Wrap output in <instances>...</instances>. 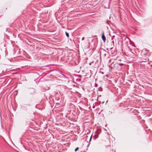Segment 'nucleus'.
Returning a JSON list of instances; mask_svg holds the SVG:
<instances>
[{
	"mask_svg": "<svg viewBox=\"0 0 152 152\" xmlns=\"http://www.w3.org/2000/svg\"><path fill=\"white\" fill-rule=\"evenodd\" d=\"M104 32L103 31H102V40H103V41L104 42H105V40H106V38L104 36Z\"/></svg>",
	"mask_w": 152,
	"mask_h": 152,
	"instance_id": "obj_1",
	"label": "nucleus"
},
{
	"mask_svg": "<svg viewBox=\"0 0 152 152\" xmlns=\"http://www.w3.org/2000/svg\"><path fill=\"white\" fill-rule=\"evenodd\" d=\"M142 62H146L148 61V58H143L142 60Z\"/></svg>",
	"mask_w": 152,
	"mask_h": 152,
	"instance_id": "obj_2",
	"label": "nucleus"
},
{
	"mask_svg": "<svg viewBox=\"0 0 152 152\" xmlns=\"http://www.w3.org/2000/svg\"><path fill=\"white\" fill-rule=\"evenodd\" d=\"M65 34L66 35V36L67 37H69V34L67 32H66Z\"/></svg>",
	"mask_w": 152,
	"mask_h": 152,
	"instance_id": "obj_3",
	"label": "nucleus"
},
{
	"mask_svg": "<svg viewBox=\"0 0 152 152\" xmlns=\"http://www.w3.org/2000/svg\"><path fill=\"white\" fill-rule=\"evenodd\" d=\"M94 86L95 87H97V86H98V85L96 83H95L94 84Z\"/></svg>",
	"mask_w": 152,
	"mask_h": 152,
	"instance_id": "obj_4",
	"label": "nucleus"
},
{
	"mask_svg": "<svg viewBox=\"0 0 152 152\" xmlns=\"http://www.w3.org/2000/svg\"><path fill=\"white\" fill-rule=\"evenodd\" d=\"M78 149H79V148L78 147L76 148H75V151H76Z\"/></svg>",
	"mask_w": 152,
	"mask_h": 152,
	"instance_id": "obj_5",
	"label": "nucleus"
},
{
	"mask_svg": "<svg viewBox=\"0 0 152 152\" xmlns=\"http://www.w3.org/2000/svg\"><path fill=\"white\" fill-rule=\"evenodd\" d=\"M120 66H122V65H123V64H122V63H121V64H118Z\"/></svg>",
	"mask_w": 152,
	"mask_h": 152,
	"instance_id": "obj_6",
	"label": "nucleus"
},
{
	"mask_svg": "<svg viewBox=\"0 0 152 152\" xmlns=\"http://www.w3.org/2000/svg\"><path fill=\"white\" fill-rule=\"evenodd\" d=\"M92 135H91V137H90V139H89V141H91V139L92 138Z\"/></svg>",
	"mask_w": 152,
	"mask_h": 152,
	"instance_id": "obj_7",
	"label": "nucleus"
},
{
	"mask_svg": "<svg viewBox=\"0 0 152 152\" xmlns=\"http://www.w3.org/2000/svg\"><path fill=\"white\" fill-rule=\"evenodd\" d=\"M84 39V37H83L82 39V40H83Z\"/></svg>",
	"mask_w": 152,
	"mask_h": 152,
	"instance_id": "obj_8",
	"label": "nucleus"
},
{
	"mask_svg": "<svg viewBox=\"0 0 152 152\" xmlns=\"http://www.w3.org/2000/svg\"><path fill=\"white\" fill-rule=\"evenodd\" d=\"M112 42L113 45H114V41H112Z\"/></svg>",
	"mask_w": 152,
	"mask_h": 152,
	"instance_id": "obj_9",
	"label": "nucleus"
},
{
	"mask_svg": "<svg viewBox=\"0 0 152 152\" xmlns=\"http://www.w3.org/2000/svg\"><path fill=\"white\" fill-rule=\"evenodd\" d=\"M91 62L90 63H89V65H91Z\"/></svg>",
	"mask_w": 152,
	"mask_h": 152,
	"instance_id": "obj_10",
	"label": "nucleus"
},
{
	"mask_svg": "<svg viewBox=\"0 0 152 152\" xmlns=\"http://www.w3.org/2000/svg\"><path fill=\"white\" fill-rule=\"evenodd\" d=\"M111 61V59H110L109 61V62H110Z\"/></svg>",
	"mask_w": 152,
	"mask_h": 152,
	"instance_id": "obj_11",
	"label": "nucleus"
},
{
	"mask_svg": "<svg viewBox=\"0 0 152 152\" xmlns=\"http://www.w3.org/2000/svg\"><path fill=\"white\" fill-rule=\"evenodd\" d=\"M144 55H146V54H144Z\"/></svg>",
	"mask_w": 152,
	"mask_h": 152,
	"instance_id": "obj_12",
	"label": "nucleus"
},
{
	"mask_svg": "<svg viewBox=\"0 0 152 152\" xmlns=\"http://www.w3.org/2000/svg\"><path fill=\"white\" fill-rule=\"evenodd\" d=\"M145 50V49H144L143 50Z\"/></svg>",
	"mask_w": 152,
	"mask_h": 152,
	"instance_id": "obj_13",
	"label": "nucleus"
},
{
	"mask_svg": "<svg viewBox=\"0 0 152 152\" xmlns=\"http://www.w3.org/2000/svg\"><path fill=\"white\" fill-rule=\"evenodd\" d=\"M102 74H103V72H102Z\"/></svg>",
	"mask_w": 152,
	"mask_h": 152,
	"instance_id": "obj_14",
	"label": "nucleus"
},
{
	"mask_svg": "<svg viewBox=\"0 0 152 152\" xmlns=\"http://www.w3.org/2000/svg\"><path fill=\"white\" fill-rule=\"evenodd\" d=\"M112 48H111L110 49H112Z\"/></svg>",
	"mask_w": 152,
	"mask_h": 152,
	"instance_id": "obj_15",
	"label": "nucleus"
}]
</instances>
